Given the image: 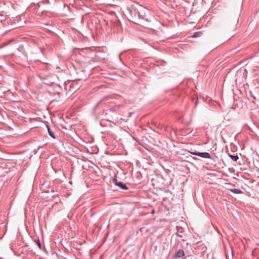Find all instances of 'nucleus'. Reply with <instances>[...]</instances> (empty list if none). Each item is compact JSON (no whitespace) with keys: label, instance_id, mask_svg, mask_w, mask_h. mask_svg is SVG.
<instances>
[{"label":"nucleus","instance_id":"nucleus-1","mask_svg":"<svg viewBox=\"0 0 259 259\" xmlns=\"http://www.w3.org/2000/svg\"><path fill=\"white\" fill-rule=\"evenodd\" d=\"M129 12L131 13V15H134L135 18L138 17L139 19H144L146 16L144 12V10H141L139 11L136 9H133V10L128 9Z\"/></svg>","mask_w":259,"mask_h":259},{"label":"nucleus","instance_id":"nucleus-2","mask_svg":"<svg viewBox=\"0 0 259 259\" xmlns=\"http://www.w3.org/2000/svg\"><path fill=\"white\" fill-rule=\"evenodd\" d=\"M191 153L193 155H196V156H199V157H202V158H204L210 159V158H211V157L210 155L209 154V153H208L207 152H191Z\"/></svg>","mask_w":259,"mask_h":259},{"label":"nucleus","instance_id":"nucleus-3","mask_svg":"<svg viewBox=\"0 0 259 259\" xmlns=\"http://www.w3.org/2000/svg\"><path fill=\"white\" fill-rule=\"evenodd\" d=\"M113 182L116 186L119 187L121 189L123 190H127L128 189L125 184H123L121 182L117 181V180L115 179H114L113 180Z\"/></svg>","mask_w":259,"mask_h":259},{"label":"nucleus","instance_id":"nucleus-4","mask_svg":"<svg viewBox=\"0 0 259 259\" xmlns=\"http://www.w3.org/2000/svg\"><path fill=\"white\" fill-rule=\"evenodd\" d=\"M185 255L184 251L183 249L178 250L175 254L174 257L175 258H181L183 257Z\"/></svg>","mask_w":259,"mask_h":259},{"label":"nucleus","instance_id":"nucleus-5","mask_svg":"<svg viewBox=\"0 0 259 259\" xmlns=\"http://www.w3.org/2000/svg\"><path fill=\"white\" fill-rule=\"evenodd\" d=\"M46 126H47V130H48V132L49 135L51 137H52L53 139H56V136H55L53 131L51 129L50 126L49 125H47Z\"/></svg>","mask_w":259,"mask_h":259},{"label":"nucleus","instance_id":"nucleus-6","mask_svg":"<svg viewBox=\"0 0 259 259\" xmlns=\"http://www.w3.org/2000/svg\"><path fill=\"white\" fill-rule=\"evenodd\" d=\"M230 191L235 194H242L243 192L238 189L233 188L230 190Z\"/></svg>","mask_w":259,"mask_h":259},{"label":"nucleus","instance_id":"nucleus-7","mask_svg":"<svg viewBox=\"0 0 259 259\" xmlns=\"http://www.w3.org/2000/svg\"><path fill=\"white\" fill-rule=\"evenodd\" d=\"M229 156L233 160L236 161L238 159L239 157L237 155H231L229 154Z\"/></svg>","mask_w":259,"mask_h":259},{"label":"nucleus","instance_id":"nucleus-8","mask_svg":"<svg viewBox=\"0 0 259 259\" xmlns=\"http://www.w3.org/2000/svg\"><path fill=\"white\" fill-rule=\"evenodd\" d=\"M36 244L39 249H41V243L39 239H37L36 241Z\"/></svg>","mask_w":259,"mask_h":259},{"label":"nucleus","instance_id":"nucleus-9","mask_svg":"<svg viewBox=\"0 0 259 259\" xmlns=\"http://www.w3.org/2000/svg\"><path fill=\"white\" fill-rule=\"evenodd\" d=\"M175 235L179 237L182 238L183 236L181 234H179L178 233H176Z\"/></svg>","mask_w":259,"mask_h":259},{"label":"nucleus","instance_id":"nucleus-10","mask_svg":"<svg viewBox=\"0 0 259 259\" xmlns=\"http://www.w3.org/2000/svg\"><path fill=\"white\" fill-rule=\"evenodd\" d=\"M181 240L183 241H186V239H185L184 238H182L181 239Z\"/></svg>","mask_w":259,"mask_h":259},{"label":"nucleus","instance_id":"nucleus-11","mask_svg":"<svg viewBox=\"0 0 259 259\" xmlns=\"http://www.w3.org/2000/svg\"><path fill=\"white\" fill-rule=\"evenodd\" d=\"M132 113H129V115H128V117H130L132 115Z\"/></svg>","mask_w":259,"mask_h":259},{"label":"nucleus","instance_id":"nucleus-12","mask_svg":"<svg viewBox=\"0 0 259 259\" xmlns=\"http://www.w3.org/2000/svg\"><path fill=\"white\" fill-rule=\"evenodd\" d=\"M151 213H154V209H153V210H152Z\"/></svg>","mask_w":259,"mask_h":259}]
</instances>
